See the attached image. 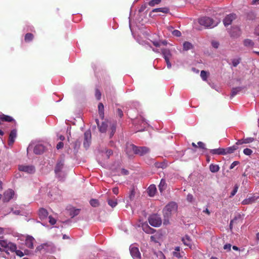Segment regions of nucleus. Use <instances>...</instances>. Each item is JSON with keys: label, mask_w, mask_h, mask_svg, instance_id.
<instances>
[{"label": "nucleus", "mask_w": 259, "mask_h": 259, "mask_svg": "<svg viewBox=\"0 0 259 259\" xmlns=\"http://www.w3.org/2000/svg\"><path fill=\"white\" fill-rule=\"evenodd\" d=\"M146 7H147V6H146V4H144V5H142L140 9H139V12H142L144 11L146 9Z\"/></svg>", "instance_id": "61"}, {"label": "nucleus", "mask_w": 259, "mask_h": 259, "mask_svg": "<svg viewBox=\"0 0 259 259\" xmlns=\"http://www.w3.org/2000/svg\"><path fill=\"white\" fill-rule=\"evenodd\" d=\"M152 43H153V45L156 47H159L160 46V41H152Z\"/></svg>", "instance_id": "60"}, {"label": "nucleus", "mask_w": 259, "mask_h": 259, "mask_svg": "<svg viewBox=\"0 0 259 259\" xmlns=\"http://www.w3.org/2000/svg\"><path fill=\"white\" fill-rule=\"evenodd\" d=\"M197 144L198 145V146H197L198 147H199L202 149H206V148L205 147V144L203 142H198Z\"/></svg>", "instance_id": "51"}, {"label": "nucleus", "mask_w": 259, "mask_h": 259, "mask_svg": "<svg viewBox=\"0 0 259 259\" xmlns=\"http://www.w3.org/2000/svg\"><path fill=\"white\" fill-rule=\"evenodd\" d=\"M182 241L185 245L191 247V241L190 237L186 235L185 237L182 238Z\"/></svg>", "instance_id": "27"}, {"label": "nucleus", "mask_w": 259, "mask_h": 259, "mask_svg": "<svg viewBox=\"0 0 259 259\" xmlns=\"http://www.w3.org/2000/svg\"><path fill=\"white\" fill-rule=\"evenodd\" d=\"M211 45L212 47L215 49L218 48L219 46V43L216 41H212L211 42Z\"/></svg>", "instance_id": "55"}, {"label": "nucleus", "mask_w": 259, "mask_h": 259, "mask_svg": "<svg viewBox=\"0 0 259 259\" xmlns=\"http://www.w3.org/2000/svg\"><path fill=\"white\" fill-rule=\"evenodd\" d=\"M243 139V142H244V144L250 143L253 142L254 140V138H251V137Z\"/></svg>", "instance_id": "42"}, {"label": "nucleus", "mask_w": 259, "mask_h": 259, "mask_svg": "<svg viewBox=\"0 0 259 259\" xmlns=\"http://www.w3.org/2000/svg\"><path fill=\"white\" fill-rule=\"evenodd\" d=\"M167 185L166 183V182L165 180L161 179L160 182V184L158 185V188L161 193H162V192L165 190L166 188Z\"/></svg>", "instance_id": "25"}, {"label": "nucleus", "mask_w": 259, "mask_h": 259, "mask_svg": "<svg viewBox=\"0 0 259 259\" xmlns=\"http://www.w3.org/2000/svg\"><path fill=\"white\" fill-rule=\"evenodd\" d=\"M238 148L237 146L236 145H234L232 147H228L226 149H225L226 155L227 154H230L233 153Z\"/></svg>", "instance_id": "32"}, {"label": "nucleus", "mask_w": 259, "mask_h": 259, "mask_svg": "<svg viewBox=\"0 0 259 259\" xmlns=\"http://www.w3.org/2000/svg\"><path fill=\"white\" fill-rule=\"evenodd\" d=\"M15 253L17 255L20 257H22L24 255V253L22 251L18 249H17V250L16 251Z\"/></svg>", "instance_id": "52"}, {"label": "nucleus", "mask_w": 259, "mask_h": 259, "mask_svg": "<svg viewBox=\"0 0 259 259\" xmlns=\"http://www.w3.org/2000/svg\"><path fill=\"white\" fill-rule=\"evenodd\" d=\"M112 192L114 194L117 195L118 194V188L117 187L113 188L112 189Z\"/></svg>", "instance_id": "62"}, {"label": "nucleus", "mask_w": 259, "mask_h": 259, "mask_svg": "<svg viewBox=\"0 0 259 259\" xmlns=\"http://www.w3.org/2000/svg\"><path fill=\"white\" fill-rule=\"evenodd\" d=\"M7 247L11 252H16L17 247L16 244L13 243H9L7 245Z\"/></svg>", "instance_id": "31"}, {"label": "nucleus", "mask_w": 259, "mask_h": 259, "mask_svg": "<svg viewBox=\"0 0 259 259\" xmlns=\"http://www.w3.org/2000/svg\"><path fill=\"white\" fill-rule=\"evenodd\" d=\"M38 216L41 220L46 219L48 216L49 213L47 209L44 208H40L38 210Z\"/></svg>", "instance_id": "13"}, {"label": "nucleus", "mask_w": 259, "mask_h": 259, "mask_svg": "<svg viewBox=\"0 0 259 259\" xmlns=\"http://www.w3.org/2000/svg\"><path fill=\"white\" fill-rule=\"evenodd\" d=\"M243 153L246 155H250L252 153V151L249 148H245L243 150Z\"/></svg>", "instance_id": "46"}, {"label": "nucleus", "mask_w": 259, "mask_h": 259, "mask_svg": "<svg viewBox=\"0 0 259 259\" xmlns=\"http://www.w3.org/2000/svg\"><path fill=\"white\" fill-rule=\"evenodd\" d=\"M209 170L212 172H217L219 171L220 167L218 164H211L209 165Z\"/></svg>", "instance_id": "29"}, {"label": "nucleus", "mask_w": 259, "mask_h": 259, "mask_svg": "<svg viewBox=\"0 0 259 259\" xmlns=\"http://www.w3.org/2000/svg\"><path fill=\"white\" fill-rule=\"evenodd\" d=\"M128 150L132 151L135 154L139 155L140 156H143L148 153L150 150L149 148L147 147H138L134 144H130L127 146V152L128 154Z\"/></svg>", "instance_id": "3"}, {"label": "nucleus", "mask_w": 259, "mask_h": 259, "mask_svg": "<svg viewBox=\"0 0 259 259\" xmlns=\"http://www.w3.org/2000/svg\"><path fill=\"white\" fill-rule=\"evenodd\" d=\"M200 76L203 80L206 81L207 78V72L204 70H202L200 73Z\"/></svg>", "instance_id": "39"}, {"label": "nucleus", "mask_w": 259, "mask_h": 259, "mask_svg": "<svg viewBox=\"0 0 259 259\" xmlns=\"http://www.w3.org/2000/svg\"><path fill=\"white\" fill-rule=\"evenodd\" d=\"M14 195V191L12 189H8L4 194L3 200L4 202H8Z\"/></svg>", "instance_id": "10"}, {"label": "nucleus", "mask_w": 259, "mask_h": 259, "mask_svg": "<svg viewBox=\"0 0 259 259\" xmlns=\"http://www.w3.org/2000/svg\"><path fill=\"white\" fill-rule=\"evenodd\" d=\"M108 204L112 208L115 207L117 204V200L116 198L113 199H108L107 200Z\"/></svg>", "instance_id": "33"}, {"label": "nucleus", "mask_w": 259, "mask_h": 259, "mask_svg": "<svg viewBox=\"0 0 259 259\" xmlns=\"http://www.w3.org/2000/svg\"><path fill=\"white\" fill-rule=\"evenodd\" d=\"M135 196V191L134 188H133L130 192L128 197L131 200H133Z\"/></svg>", "instance_id": "41"}, {"label": "nucleus", "mask_w": 259, "mask_h": 259, "mask_svg": "<svg viewBox=\"0 0 259 259\" xmlns=\"http://www.w3.org/2000/svg\"><path fill=\"white\" fill-rule=\"evenodd\" d=\"M187 200L189 202H192L193 200V196L192 194H188L187 196Z\"/></svg>", "instance_id": "53"}, {"label": "nucleus", "mask_w": 259, "mask_h": 259, "mask_svg": "<svg viewBox=\"0 0 259 259\" xmlns=\"http://www.w3.org/2000/svg\"><path fill=\"white\" fill-rule=\"evenodd\" d=\"M116 112H117V115L120 117H122V116H123V112H122V110L121 109L118 108L117 109Z\"/></svg>", "instance_id": "56"}, {"label": "nucleus", "mask_w": 259, "mask_h": 259, "mask_svg": "<svg viewBox=\"0 0 259 259\" xmlns=\"http://www.w3.org/2000/svg\"><path fill=\"white\" fill-rule=\"evenodd\" d=\"M193 48V45L191 43L188 41H185L183 44V50L185 51H188L191 49Z\"/></svg>", "instance_id": "34"}, {"label": "nucleus", "mask_w": 259, "mask_h": 259, "mask_svg": "<svg viewBox=\"0 0 259 259\" xmlns=\"http://www.w3.org/2000/svg\"><path fill=\"white\" fill-rule=\"evenodd\" d=\"M33 151L36 154H41L44 151V147L41 145H37L35 146Z\"/></svg>", "instance_id": "22"}, {"label": "nucleus", "mask_w": 259, "mask_h": 259, "mask_svg": "<svg viewBox=\"0 0 259 259\" xmlns=\"http://www.w3.org/2000/svg\"><path fill=\"white\" fill-rule=\"evenodd\" d=\"M34 241V238L32 236H27L25 240V245L29 248L32 249L33 248Z\"/></svg>", "instance_id": "14"}, {"label": "nucleus", "mask_w": 259, "mask_h": 259, "mask_svg": "<svg viewBox=\"0 0 259 259\" xmlns=\"http://www.w3.org/2000/svg\"><path fill=\"white\" fill-rule=\"evenodd\" d=\"M210 153L213 155H226L225 149L221 148L211 149L210 150Z\"/></svg>", "instance_id": "16"}, {"label": "nucleus", "mask_w": 259, "mask_h": 259, "mask_svg": "<svg viewBox=\"0 0 259 259\" xmlns=\"http://www.w3.org/2000/svg\"><path fill=\"white\" fill-rule=\"evenodd\" d=\"M142 229L145 233L150 234H153L156 231L155 229L149 227L148 224H143Z\"/></svg>", "instance_id": "17"}, {"label": "nucleus", "mask_w": 259, "mask_h": 259, "mask_svg": "<svg viewBox=\"0 0 259 259\" xmlns=\"http://www.w3.org/2000/svg\"><path fill=\"white\" fill-rule=\"evenodd\" d=\"M169 11V10L167 7H164V8H156L152 10V11L150 13L149 15L151 16L152 14V13L153 12H162L163 13H168Z\"/></svg>", "instance_id": "20"}, {"label": "nucleus", "mask_w": 259, "mask_h": 259, "mask_svg": "<svg viewBox=\"0 0 259 259\" xmlns=\"http://www.w3.org/2000/svg\"><path fill=\"white\" fill-rule=\"evenodd\" d=\"M241 59H234L232 60V65L234 67H236L240 62Z\"/></svg>", "instance_id": "43"}, {"label": "nucleus", "mask_w": 259, "mask_h": 259, "mask_svg": "<svg viewBox=\"0 0 259 259\" xmlns=\"http://www.w3.org/2000/svg\"><path fill=\"white\" fill-rule=\"evenodd\" d=\"M244 89V87H239L237 88H234L231 90V97L233 98L239 92L241 91Z\"/></svg>", "instance_id": "24"}, {"label": "nucleus", "mask_w": 259, "mask_h": 259, "mask_svg": "<svg viewBox=\"0 0 259 259\" xmlns=\"http://www.w3.org/2000/svg\"><path fill=\"white\" fill-rule=\"evenodd\" d=\"M161 0H151L148 3V5L151 7H154L156 5H158L160 3Z\"/></svg>", "instance_id": "38"}, {"label": "nucleus", "mask_w": 259, "mask_h": 259, "mask_svg": "<svg viewBox=\"0 0 259 259\" xmlns=\"http://www.w3.org/2000/svg\"><path fill=\"white\" fill-rule=\"evenodd\" d=\"M243 44L245 46L248 47H252L254 46V42L250 39H245L243 41Z\"/></svg>", "instance_id": "35"}, {"label": "nucleus", "mask_w": 259, "mask_h": 259, "mask_svg": "<svg viewBox=\"0 0 259 259\" xmlns=\"http://www.w3.org/2000/svg\"><path fill=\"white\" fill-rule=\"evenodd\" d=\"M18 169L20 171H24L28 174H33L35 171L34 166L32 165H19Z\"/></svg>", "instance_id": "8"}, {"label": "nucleus", "mask_w": 259, "mask_h": 259, "mask_svg": "<svg viewBox=\"0 0 259 259\" xmlns=\"http://www.w3.org/2000/svg\"><path fill=\"white\" fill-rule=\"evenodd\" d=\"M0 120L6 122H12L14 120L12 117L4 114H0Z\"/></svg>", "instance_id": "23"}, {"label": "nucleus", "mask_w": 259, "mask_h": 259, "mask_svg": "<svg viewBox=\"0 0 259 259\" xmlns=\"http://www.w3.org/2000/svg\"><path fill=\"white\" fill-rule=\"evenodd\" d=\"M80 211V209H73V210H70V215L72 218H73L77 215L79 213Z\"/></svg>", "instance_id": "36"}, {"label": "nucleus", "mask_w": 259, "mask_h": 259, "mask_svg": "<svg viewBox=\"0 0 259 259\" xmlns=\"http://www.w3.org/2000/svg\"><path fill=\"white\" fill-rule=\"evenodd\" d=\"M238 186L237 185H235L234 187V189H233V191L231 193V195H230V197H232L233 196H234L236 194V193H237V192L238 191Z\"/></svg>", "instance_id": "44"}, {"label": "nucleus", "mask_w": 259, "mask_h": 259, "mask_svg": "<svg viewBox=\"0 0 259 259\" xmlns=\"http://www.w3.org/2000/svg\"><path fill=\"white\" fill-rule=\"evenodd\" d=\"M92 135L90 130H88L84 133L83 136V147L87 149H88L91 143Z\"/></svg>", "instance_id": "6"}, {"label": "nucleus", "mask_w": 259, "mask_h": 259, "mask_svg": "<svg viewBox=\"0 0 259 259\" xmlns=\"http://www.w3.org/2000/svg\"><path fill=\"white\" fill-rule=\"evenodd\" d=\"M101 93L100 90L96 89L95 90V97L98 100H100L101 98Z\"/></svg>", "instance_id": "40"}, {"label": "nucleus", "mask_w": 259, "mask_h": 259, "mask_svg": "<svg viewBox=\"0 0 259 259\" xmlns=\"http://www.w3.org/2000/svg\"><path fill=\"white\" fill-rule=\"evenodd\" d=\"M98 108L99 116L102 119H103L104 117V107L103 104L102 103H100L98 104Z\"/></svg>", "instance_id": "26"}, {"label": "nucleus", "mask_w": 259, "mask_h": 259, "mask_svg": "<svg viewBox=\"0 0 259 259\" xmlns=\"http://www.w3.org/2000/svg\"><path fill=\"white\" fill-rule=\"evenodd\" d=\"M172 255L174 256H175L178 258H180L182 257V256L181 255V253L180 252L173 251Z\"/></svg>", "instance_id": "48"}, {"label": "nucleus", "mask_w": 259, "mask_h": 259, "mask_svg": "<svg viewBox=\"0 0 259 259\" xmlns=\"http://www.w3.org/2000/svg\"><path fill=\"white\" fill-rule=\"evenodd\" d=\"M239 163V162L237 161H234L230 165V169H232L233 168H234V167L237 165Z\"/></svg>", "instance_id": "54"}, {"label": "nucleus", "mask_w": 259, "mask_h": 259, "mask_svg": "<svg viewBox=\"0 0 259 259\" xmlns=\"http://www.w3.org/2000/svg\"><path fill=\"white\" fill-rule=\"evenodd\" d=\"M17 137V131L13 130L11 131L9 137L8 144L9 145H12L15 142V138Z\"/></svg>", "instance_id": "12"}, {"label": "nucleus", "mask_w": 259, "mask_h": 259, "mask_svg": "<svg viewBox=\"0 0 259 259\" xmlns=\"http://www.w3.org/2000/svg\"><path fill=\"white\" fill-rule=\"evenodd\" d=\"M178 205L175 202H170L167 204L163 209V214L164 217L163 224L167 225L169 224V219L172 215L177 211Z\"/></svg>", "instance_id": "2"}, {"label": "nucleus", "mask_w": 259, "mask_h": 259, "mask_svg": "<svg viewBox=\"0 0 259 259\" xmlns=\"http://www.w3.org/2000/svg\"><path fill=\"white\" fill-rule=\"evenodd\" d=\"M199 23L201 25L205 27H213V20L212 19L208 17H203L199 19Z\"/></svg>", "instance_id": "5"}, {"label": "nucleus", "mask_w": 259, "mask_h": 259, "mask_svg": "<svg viewBox=\"0 0 259 259\" xmlns=\"http://www.w3.org/2000/svg\"><path fill=\"white\" fill-rule=\"evenodd\" d=\"M155 166L157 168H164L166 167L165 164L163 162H156Z\"/></svg>", "instance_id": "45"}, {"label": "nucleus", "mask_w": 259, "mask_h": 259, "mask_svg": "<svg viewBox=\"0 0 259 259\" xmlns=\"http://www.w3.org/2000/svg\"><path fill=\"white\" fill-rule=\"evenodd\" d=\"M159 259H166L165 255L162 252H160L159 253Z\"/></svg>", "instance_id": "64"}, {"label": "nucleus", "mask_w": 259, "mask_h": 259, "mask_svg": "<svg viewBox=\"0 0 259 259\" xmlns=\"http://www.w3.org/2000/svg\"><path fill=\"white\" fill-rule=\"evenodd\" d=\"M241 34V31L239 27H235L233 28L230 31V35L232 37H237Z\"/></svg>", "instance_id": "15"}, {"label": "nucleus", "mask_w": 259, "mask_h": 259, "mask_svg": "<svg viewBox=\"0 0 259 259\" xmlns=\"http://www.w3.org/2000/svg\"><path fill=\"white\" fill-rule=\"evenodd\" d=\"M64 164V160L60 159L58 161L55 167V172L56 174H59L62 170Z\"/></svg>", "instance_id": "11"}, {"label": "nucleus", "mask_w": 259, "mask_h": 259, "mask_svg": "<svg viewBox=\"0 0 259 259\" xmlns=\"http://www.w3.org/2000/svg\"><path fill=\"white\" fill-rule=\"evenodd\" d=\"M254 33L257 35H259V25H258L254 29Z\"/></svg>", "instance_id": "63"}, {"label": "nucleus", "mask_w": 259, "mask_h": 259, "mask_svg": "<svg viewBox=\"0 0 259 259\" xmlns=\"http://www.w3.org/2000/svg\"><path fill=\"white\" fill-rule=\"evenodd\" d=\"M90 203L93 207H96L99 205V202L97 199H92L90 200Z\"/></svg>", "instance_id": "37"}, {"label": "nucleus", "mask_w": 259, "mask_h": 259, "mask_svg": "<svg viewBox=\"0 0 259 259\" xmlns=\"http://www.w3.org/2000/svg\"><path fill=\"white\" fill-rule=\"evenodd\" d=\"M96 122L100 132L105 133L108 130L110 134V138L113 137L116 131V121L107 120L103 121L101 125L99 124V119H96Z\"/></svg>", "instance_id": "1"}, {"label": "nucleus", "mask_w": 259, "mask_h": 259, "mask_svg": "<svg viewBox=\"0 0 259 259\" xmlns=\"http://www.w3.org/2000/svg\"><path fill=\"white\" fill-rule=\"evenodd\" d=\"M235 14L232 13L227 15L223 20V23L225 26L231 24L232 21L236 19Z\"/></svg>", "instance_id": "9"}, {"label": "nucleus", "mask_w": 259, "mask_h": 259, "mask_svg": "<svg viewBox=\"0 0 259 259\" xmlns=\"http://www.w3.org/2000/svg\"><path fill=\"white\" fill-rule=\"evenodd\" d=\"M156 192V188L155 185H150L147 190V193L149 196L152 197L154 196Z\"/></svg>", "instance_id": "21"}, {"label": "nucleus", "mask_w": 259, "mask_h": 259, "mask_svg": "<svg viewBox=\"0 0 259 259\" xmlns=\"http://www.w3.org/2000/svg\"><path fill=\"white\" fill-rule=\"evenodd\" d=\"M148 221L149 224L154 227H158L162 224V220L160 217L157 214H154L150 216L148 219Z\"/></svg>", "instance_id": "4"}, {"label": "nucleus", "mask_w": 259, "mask_h": 259, "mask_svg": "<svg viewBox=\"0 0 259 259\" xmlns=\"http://www.w3.org/2000/svg\"><path fill=\"white\" fill-rule=\"evenodd\" d=\"M34 38V35L31 33H27L25 35L24 40L26 42L32 41Z\"/></svg>", "instance_id": "28"}, {"label": "nucleus", "mask_w": 259, "mask_h": 259, "mask_svg": "<svg viewBox=\"0 0 259 259\" xmlns=\"http://www.w3.org/2000/svg\"><path fill=\"white\" fill-rule=\"evenodd\" d=\"M48 247V245L47 243H44L41 245L38 246L35 249V252H41L47 250L46 247Z\"/></svg>", "instance_id": "30"}, {"label": "nucleus", "mask_w": 259, "mask_h": 259, "mask_svg": "<svg viewBox=\"0 0 259 259\" xmlns=\"http://www.w3.org/2000/svg\"><path fill=\"white\" fill-rule=\"evenodd\" d=\"M231 248V245L230 244H227L224 246V249L226 250H230Z\"/></svg>", "instance_id": "58"}, {"label": "nucleus", "mask_w": 259, "mask_h": 259, "mask_svg": "<svg viewBox=\"0 0 259 259\" xmlns=\"http://www.w3.org/2000/svg\"><path fill=\"white\" fill-rule=\"evenodd\" d=\"M80 145V143L78 140H76L74 143V149L77 150Z\"/></svg>", "instance_id": "47"}, {"label": "nucleus", "mask_w": 259, "mask_h": 259, "mask_svg": "<svg viewBox=\"0 0 259 259\" xmlns=\"http://www.w3.org/2000/svg\"><path fill=\"white\" fill-rule=\"evenodd\" d=\"M161 53L163 55V57L164 60H166L167 59H170L172 55L169 49H163L161 50Z\"/></svg>", "instance_id": "19"}, {"label": "nucleus", "mask_w": 259, "mask_h": 259, "mask_svg": "<svg viewBox=\"0 0 259 259\" xmlns=\"http://www.w3.org/2000/svg\"><path fill=\"white\" fill-rule=\"evenodd\" d=\"M172 34L176 36H180L181 35V32L178 30H175L172 32Z\"/></svg>", "instance_id": "50"}, {"label": "nucleus", "mask_w": 259, "mask_h": 259, "mask_svg": "<svg viewBox=\"0 0 259 259\" xmlns=\"http://www.w3.org/2000/svg\"><path fill=\"white\" fill-rule=\"evenodd\" d=\"M49 223H50V224L53 225H54L56 224V220L55 219H54L51 215L49 217Z\"/></svg>", "instance_id": "49"}, {"label": "nucleus", "mask_w": 259, "mask_h": 259, "mask_svg": "<svg viewBox=\"0 0 259 259\" xmlns=\"http://www.w3.org/2000/svg\"><path fill=\"white\" fill-rule=\"evenodd\" d=\"M130 251L131 255L134 259L141 258V253L140 252L138 247L132 244L130 246Z\"/></svg>", "instance_id": "7"}, {"label": "nucleus", "mask_w": 259, "mask_h": 259, "mask_svg": "<svg viewBox=\"0 0 259 259\" xmlns=\"http://www.w3.org/2000/svg\"><path fill=\"white\" fill-rule=\"evenodd\" d=\"M63 146H64L63 143L62 142H60L57 144L56 148L57 149H60L62 148L63 147Z\"/></svg>", "instance_id": "57"}, {"label": "nucleus", "mask_w": 259, "mask_h": 259, "mask_svg": "<svg viewBox=\"0 0 259 259\" xmlns=\"http://www.w3.org/2000/svg\"><path fill=\"white\" fill-rule=\"evenodd\" d=\"M257 198L255 197V196H251L243 200L242 201L241 203L242 205H247L249 204H252V203L255 201Z\"/></svg>", "instance_id": "18"}, {"label": "nucleus", "mask_w": 259, "mask_h": 259, "mask_svg": "<svg viewBox=\"0 0 259 259\" xmlns=\"http://www.w3.org/2000/svg\"><path fill=\"white\" fill-rule=\"evenodd\" d=\"M150 240L151 241L154 242L155 243L158 242L157 240L156 239V238L154 235H152L150 236Z\"/></svg>", "instance_id": "59"}]
</instances>
